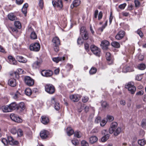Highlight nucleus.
I'll list each match as a JSON object with an SVG mask.
<instances>
[{
    "instance_id": "1",
    "label": "nucleus",
    "mask_w": 146,
    "mask_h": 146,
    "mask_svg": "<svg viewBox=\"0 0 146 146\" xmlns=\"http://www.w3.org/2000/svg\"><path fill=\"white\" fill-rule=\"evenodd\" d=\"M52 47L54 51L56 52H58L59 46L60 44V41L58 37L57 36L54 37L52 40Z\"/></svg>"
},
{
    "instance_id": "2",
    "label": "nucleus",
    "mask_w": 146,
    "mask_h": 146,
    "mask_svg": "<svg viewBox=\"0 0 146 146\" xmlns=\"http://www.w3.org/2000/svg\"><path fill=\"white\" fill-rule=\"evenodd\" d=\"M8 141L5 138H3L2 140V142L5 145H7L8 143L13 145H17L18 144V142L17 141H14L13 137L11 136L8 137Z\"/></svg>"
},
{
    "instance_id": "3",
    "label": "nucleus",
    "mask_w": 146,
    "mask_h": 146,
    "mask_svg": "<svg viewBox=\"0 0 146 146\" xmlns=\"http://www.w3.org/2000/svg\"><path fill=\"white\" fill-rule=\"evenodd\" d=\"M134 83L133 82H130L125 85V87L127 88L129 91L132 94H134L136 91V88L134 86Z\"/></svg>"
},
{
    "instance_id": "4",
    "label": "nucleus",
    "mask_w": 146,
    "mask_h": 146,
    "mask_svg": "<svg viewBox=\"0 0 146 146\" xmlns=\"http://www.w3.org/2000/svg\"><path fill=\"white\" fill-rule=\"evenodd\" d=\"M40 45L39 43L35 42L32 44L30 46V49L31 51L35 52H38L40 48Z\"/></svg>"
},
{
    "instance_id": "5",
    "label": "nucleus",
    "mask_w": 146,
    "mask_h": 146,
    "mask_svg": "<svg viewBox=\"0 0 146 146\" xmlns=\"http://www.w3.org/2000/svg\"><path fill=\"white\" fill-rule=\"evenodd\" d=\"M45 91L48 93L52 94L55 92V88L51 84H46L45 87Z\"/></svg>"
},
{
    "instance_id": "6",
    "label": "nucleus",
    "mask_w": 146,
    "mask_h": 146,
    "mask_svg": "<svg viewBox=\"0 0 146 146\" xmlns=\"http://www.w3.org/2000/svg\"><path fill=\"white\" fill-rule=\"evenodd\" d=\"M90 49L94 54L98 56H100V50L98 48L94 45H92L90 47Z\"/></svg>"
},
{
    "instance_id": "7",
    "label": "nucleus",
    "mask_w": 146,
    "mask_h": 146,
    "mask_svg": "<svg viewBox=\"0 0 146 146\" xmlns=\"http://www.w3.org/2000/svg\"><path fill=\"white\" fill-rule=\"evenodd\" d=\"M52 4L54 7H57L60 9H61L63 7V4L62 0H57V1H53Z\"/></svg>"
},
{
    "instance_id": "8",
    "label": "nucleus",
    "mask_w": 146,
    "mask_h": 146,
    "mask_svg": "<svg viewBox=\"0 0 146 146\" xmlns=\"http://www.w3.org/2000/svg\"><path fill=\"white\" fill-rule=\"evenodd\" d=\"M10 117L11 120L15 122L20 123L22 122V119L17 115L12 113L10 115Z\"/></svg>"
},
{
    "instance_id": "9",
    "label": "nucleus",
    "mask_w": 146,
    "mask_h": 146,
    "mask_svg": "<svg viewBox=\"0 0 146 146\" xmlns=\"http://www.w3.org/2000/svg\"><path fill=\"white\" fill-rule=\"evenodd\" d=\"M41 74L43 76L49 77L52 75L53 72L50 70H43L41 71Z\"/></svg>"
},
{
    "instance_id": "10",
    "label": "nucleus",
    "mask_w": 146,
    "mask_h": 146,
    "mask_svg": "<svg viewBox=\"0 0 146 146\" xmlns=\"http://www.w3.org/2000/svg\"><path fill=\"white\" fill-rule=\"evenodd\" d=\"M25 83L29 86H31L34 84L33 80L29 76L25 77Z\"/></svg>"
},
{
    "instance_id": "11",
    "label": "nucleus",
    "mask_w": 146,
    "mask_h": 146,
    "mask_svg": "<svg viewBox=\"0 0 146 146\" xmlns=\"http://www.w3.org/2000/svg\"><path fill=\"white\" fill-rule=\"evenodd\" d=\"M42 61L41 59H38L37 60L34 62L32 64V67L33 69H36L39 67Z\"/></svg>"
},
{
    "instance_id": "12",
    "label": "nucleus",
    "mask_w": 146,
    "mask_h": 146,
    "mask_svg": "<svg viewBox=\"0 0 146 146\" xmlns=\"http://www.w3.org/2000/svg\"><path fill=\"white\" fill-rule=\"evenodd\" d=\"M110 44L109 42L106 40L102 41L100 44L103 50H106Z\"/></svg>"
},
{
    "instance_id": "13",
    "label": "nucleus",
    "mask_w": 146,
    "mask_h": 146,
    "mask_svg": "<svg viewBox=\"0 0 146 146\" xmlns=\"http://www.w3.org/2000/svg\"><path fill=\"white\" fill-rule=\"evenodd\" d=\"M40 136L43 139L46 138L48 135V132L46 130H44L41 131L40 133Z\"/></svg>"
},
{
    "instance_id": "14",
    "label": "nucleus",
    "mask_w": 146,
    "mask_h": 146,
    "mask_svg": "<svg viewBox=\"0 0 146 146\" xmlns=\"http://www.w3.org/2000/svg\"><path fill=\"white\" fill-rule=\"evenodd\" d=\"M125 32L123 31H121L118 33L115 36V38L117 40H120L123 38Z\"/></svg>"
},
{
    "instance_id": "15",
    "label": "nucleus",
    "mask_w": 146,
    "mask_h": 146,
    "mask_svg": "<svg viewBox=\"0 0 146 146\" xmlns=\"http://www.w3.org/2000/svg\"><path fill=\"white\" fill-rule=\"evenodd\" d=\"M29 31L31 33L30 37L32 39H36L37 38V36L35 33L33 31V29L30 27L29 29Z\"/></svg>"
},
{
    "instance_id": "16",
    "label": "nucleus",
    "mask_w": 146,
    "mask_h": 146,
    "mask_svg": "<svg viewBox=\"0 0 146 146\" xmlns=\"http://www.w3.org/2000/svg\"><path fill=\"white\" fill-rule=\"evenodd\" d=\"M70 99L74 102H78L80 99V97L78 94H73L70 96Z\"/></svg>"
},
{
    "instance_id": "17",
    "label": "nucleus",
    "mask_w": 146,
    "mask_h": 146,
    "mask_svg": "<svg viewBox=\"0 0 146 146\" xmlns=\"http://www.w3.org/2000/svg\"><path fill=\"white\" fill-rule=\"evenodd\" d=\"M52 103L54 104V108L56 110H58L60 108V105L59 102H56L54 98H51Z\"/></svg>"
},
{
    "instance_id": "18",
    "label": "nucleus",
    "mask_w": 146,
    "mask_h": 146,
    "mask_svg": "<svg viewBox=\"0 0 146 146\" xmlns=\"http://www.w3.org/2000/svg\"><path fill=\"white\" fill-rule=\"evenodd\" d=\"M9 106L11 111L16 109L17 110V108L18 107L17 104L15 102L11 103L9 105Z\"/></svg>"
},
{
    "instance_id": "19",
    "label": "nucleus",
    "mask_w": 146,
    "mask_h": 146,
    "mask_svg": "<svg viewBox=\"0 0 146 146\" xmlns=\"http://www.w3.org/2000/svg\"><path fill=\"white\" fill-rule=\"evenodd\" d=\"M41 122L43 124L46 125L49 122V119L48 117L45 116H42L41 117Z\"/></svg>"
},
{
    "instance_id": "20",
    "label": "nucleus",
    "mask_w": 146,
    "mask_h": 146,
    "mask_svg": "<svg viewBox=\"0 0 146 146\" xmlns=\"http://www.w3.org/2000/svg\"><path fill=\"white\" fill-rule=\"evenodd\" d=\"M8 83L9 86L13 87L15 86L17 84L16 80L14 78L10 79L9 80Z\"/></svg>"
},
{
    "instance_id": "21",
    "label": "nucleus",
    "mask_w": 146,
    "mask_h": 146,
    "mask_svg": "<svg viewBox=\"0 0 146 146\" xmlns=\"http://www.w3.org/2000/svg\"><path fill=\"white\" fill-rule=\"evenodd\" d=\"M8 58L9 60V62L10 64L13 65H16V64L17 61L12 56H9L8 57Z\"/></svg>"
},
{
    "instance_id": "22",
    "label": "nucleus",
    "mask_w": 146,
    "mask_h": 146,
    "mask_svg": "<svg viewBox=\"0 0 146 146\" xmlns=\"http://www.w3.org/2000/svg\"><path fill=\"white\" fill-rule=\"evenodd\" d=\"M80 3V0H74L71 5L70 7L72 9H73L74 7L78 6Z\"/></svg>"
},
{
    "instance_id": "23",
    "label": "nucleus",
    "mask_w": 146,
    "mask_h": 146,
    "mask_svg": "<svg viewBox=\"0 0 146 146\" xmlns=\"http://www.w3.org/2000/svg\"><path fill=\"white\" fill-rule=\"evenodd\" d=\"M16 59L20 62L25 63L27 62V60L26 59L21 56H17Z\"/></svg>"
},
{
    "instance_id": "24",
    "label": "nucleus",
    "mask_w": 146,
    "mask_h": 146,
    "mask_svg": "<svg viewBox=\"0 0 146 146\" xmlns=\"http://www.w3.org/2000/svg\"><path fill=\"white\" fill-rule=\"evenodd\" d=\"M17 106L18 107L17 110H20V111H22L25 109V106L23 102H20L18 104H17Z\"/></svg>"
},
{
    "instance_id": "25",
    "label": "nucleus",
    "mask_w": 146,
    "mask_h": 146,
    "mask_svg": "<svg viewBox=\"0 0 146 146\" xmlns=\"http://www.w3.org/2000/svg\"><path fill=\"white\" fill-rule=\"evenodd\" d=\"M65 59V57H57L54 58H52V60L58 63L59 62L64 60Z\"/></svg>"
},
{
    "instance_id": "26",
    "label": "nucleus",
    "mask_w": 146,
    "mask_h": 146,
    "mask_svg": "<svg viewBox=\"0 0 146 146\" xmlns=\"http://www.w3.org/2000/svg\"><path fill=\"white\" fill-rule=\"evenodd\" d=\"M28 7V5L27 3H25L22 9V13L24 14L25 16H26L27 13V9Z\"/></svg>"
},
{
    "instance_id": "27",
    "label": "nucleus",
    "mask_w": 146,
    "mask_h": 146,
    "mask_svg": "<svg viewBox=\"0 0 146 146\" xmlns=\"http://www.w3.org/2000/svg\"><path fill=\"white\" fill-rule=\"evenodd\" d=\"M9 19L12 21H13L17 19V17L13 13H9L8 15Z\"/></svg>"
},
{
    "instance_id": "28",
    "label": "nucleus",
    "mask_w": 146,
    "mask_h": 146,
    "mask_svg": "<svg viewBox=\"0 0 146 146\" xmlns=\"http://www.w3.org/2000/svg\"><path fill=\"white\" fill-rule=\"evenodd\" d=\"M1 108L3 111L4 112H11L9 105L3 106Z\"/></svg>"
},
{
    "instance_id": "29",
    "label": "nucleus",
    "mask_w": 146,
    "mask_h": 146,
    "mask_svg": "<svg viewBox=\"0 0 146 146\" xmlns=\"http://www.w3.org/2000/svg\"><path fill=\"white\" fill-rule=\"evenodd\" d=\"M74 133V130L70 127H68L67 128V133L69 136H70Z\"/></svg>"
},
{
    "instance_id": "30",
    "label": "nucleus",
    "mask_w": 146,
    "mask_h": 146,
    "mask_svg": "<svg viewBox=\"0 0 146 146\" xmlns=\"http://www.w3.org/2000/svg\"><path fill=\"white\" fill-rule=\"evenodd\" d=\"M98 140V138L96 136H92L89 139L90 142L92 143H93L96 142Z\"/></svg>"
},
{
    "instance_id": "31",
    "label": "nucleus",
    "mask_w": 146,
    "mask_h": 146,
    "mask_svg": "<svg viewBox=\"0 0 146 146\" xmlns=\"http://www.w3.org/2000/svg\"><path fill=\"white\" fill-rule=\"evenodd\" d=\"M81 35L82 37V39L83 40H86L88 38V32H86L85 33Z\"/></svg>"
},
{
    "instance_id": "32",
    "label": "nucleus",
    "mask_w": 146,
    "mask_h": 146,
    "mask_svg": "<svg viewBox=\"0 0 146 146\" xmlns=\"http://www.w3.org/2000/svg\"><path fill=\"white\" fill-rule=\"evenodd\" d=\"M21 94L20 93L17 91L14 94L13 96V98L15 99H17L19 98L21 96Z\"/></svg>"
},
{
    "instance_id": "33",
    "label": "nucleus",
    "mask_w": 146,
    "mask_h": 146,
    "mask_svg": "<svg viewBox=\"0 0 146 146\" xmlns=\"http://www.w3.org/2000/svg\"><path fill=\"white\" fill-rule=\"evenodd\" d=\"M121 131V128L120 127H118L115 131L114 133V135L115 136H117L120 133Z\"/></svg>"
},
{
    "instance_id": "34",
    "label": "nucleus",
    "mask_w": 146,
    "mask_h": 146,
    "mask_svg": "<svg viewBox=\"0 0 146 146\" xmlns=\"http://www.w3.org/2000/svg\"><path fill=\"white\" fill-rule=\"evenodd\" d=\"M111 45L113 47L119 48L120 47V45L119 43L116 41L113 42L111 43Z\"/></svg>"
},
{
    "instance_id": "35",
    "label": "nucleus",
    "mask_w": 146,
    "mask_h": 146,
    "mask_svg": "<svg viewBox=\"0 0 146 146\" xmlns=\"http://www.w3.org/2000/svg\"><path fill=\"white\" fill-rule=\"evenodd\" d=\"M133 71H134V70L131 68L129 66L126 68H124L123 70V72H132Z\"/></svg>"
},
{
    "instance_id": "36",
    "label": "nucleus",
    "mask_w": 146,
    "mask_h": 146,
    "mask_svg": "<svg viewBox=\"0 0 146 146\" xmlns=\"http://www.w3.org/2000/svg\"><path fill=\"white\" fill-rule=\"evenodd\" d=\"M25 94L27 96H30L32 94L31 90L29 88H26L25 91Z\"/></svg>"
},
{
    "instance_id": "37",
    "label": "nucleus",
    "mask_w": 146,
    "mask_h": 146,
    "mask_svg": "<svg viewBox=\"0 0 146 146\" xmlns=\"http://www.w3.org/2000/svg\"><path fill=\"white\" fill-rule=\"evenodd\" d=\"M97 71V69L94 67H92L90 71V74L91 75L94 74L96 73Z\"/></svg>"
},
{
    "instance_id": "38",
    "label": "nucleus",
    "mask_w": 146,
    "mask_h": 146,
    "mask_svg": "<svg viewBox=\"0 0 146 146\" xmlns=\"http://www.w3.org/2000/svg\"><path fill=\"white\" fill-rule=\"evenodd\" d=\"M110 135L109 134H106L102 137L101 141L103 142H105L108 139Z\"/></svg>"
},
{
    "instance_id": "39",
    "label": "nucleus",
    "mask_w": 146,
    "mask_h": 146,
    "mask_svg": "<svg viewBox=\"0 0 146 146\" xmlns=\"http://www.w3.org/2000/svg\"><path fill=\"white\" fill-rule=\"evenodd\" d=\"M14 25L15 27L18 29H20L21 27L20 22L18 21H16L14 22Z\"/></svg>"
},
{
    "instance_id": "40",
    "label": "nucleus",
    "mask_w": 146,
    "mask_h": 146,
    "mask_svg": "<svg viewBox=\"0 0 146 146\" xmlns=\"http://www.w3.org/2000/svg\"><path fill=\"white\" fill-rule=\"evenodd\" d=\"M139 144L141 146H143L146 143V141L143 139L139 140L138 141Z\"/></svg>"
},
{
    "instance_id": "41",
    "label": "nucleus",
    "mask_w": 146,
    "mask_h": 146,
    "mask_svg": "<svg viewBox=\"0 0 146 146\" xmlns=\"http://www.w3.org/2000/svg\"><path fill=\"white\" fill-rule=\"evenodd\" d=\"M17 133L18 136L21 137L23 135V133L22 130L21 129H19L17 131Z\"/></svg>"
},
{
    "instance_id": "42",
    "label": "nucleus",
    "mask_w": 146,
    "mask_h": 146,
    "mask_svg": "<svg viewBox=\"0 0 146 146\" xmlns=\"http://www.w3.org/2000/svg\"><path fill=\"white\" fill-rule=\"evenodd\" d=\"M138 67L139 69L143 70L145 69L146 67L145 64H141L138 66Z\"/></svg>"
},
{
    "instance_id": "43",
    "label": "nucleus",
    "mask_w": 146,
    "mask_h": 146,
    "mask_svg": "<svg viewBox=\"0 0 146 146\" xmlns=\"http://www.w3.org/2000/svg\"><path fill=\"white\" fill-rule=\"evenodd\" d=\"M107 121H108L111 122L114 119L113 117L111 115H108L107 116Z\"/></svg>"
},
{
    "instance_id": "44",
    "label": "nucleus",
    "mask_w": 146,
    "mask_h": 146,
    "mask_svg": "<svg viewBox=\"0 0 146 146\" xmlns=\"http://www.w3.org/2000/svg\"><path fill=\"white\" fill-rule=\"evenodd\" d=\"M74 135L78 138H80L82 136V134L80 131H76L74 133Z\"/></svg>"
},
{
    "instance_id": "45",
    "label": "nucleus",
    "mask_w": 146,
    "mask_h": 146,
    "mask_svg": "<svg viewBox=\"0 0 146 146\" xmlns=\"http://www.w3.org/2000/svg\"><path fill=\"white\" fill-rule=\"evenodd\" d=\"M106 56L107 60H110L111 59V54L109 52L106 53Z\"/></svg>"
},
{
    "instance_id": "46",
    "label": "nucleus",
    "mask_w": 146,
    "mask_h": 146,
    "mask_svg": "<svg viewBox=\"0 0 146 146\" xmlns=\"http://www.w3.org/2000/svg\"><path fill=\"white\" fill-rule=\"evenodd\" d=\"M39 6L40 7L41 9H42L43 7V0H38Z\"/></svg>"
},
{
    "instance_id": "47",
    "label": "nucleus",
    "mask_w": 146,
    "mask_h": 146,
    "mask_svg": "<svg viewBox=\"0 0 146 146\" xmlns=\"http://www.w3.org/2000/svg\"><path fill=\"white\" fill-rule=\"evenodd\" d=\"M87 31L86 30L85 27L84 26L82 27L80 29V34L85 33Z\"/></svg>"
},
{
    "instance_id": "48",
    "label": "nucleus",
    "mask_w": 146,
    "mask_h": 146,
    "mask_svg": "<svg viewBox=\"0 0 146 146\" xmlns=\"http://www.w3.org/2000/svg\"><path fill=\"white\" fill-rule=\"evenodd\" d=\"M117 126V122H113L111 125V127L115 129Z\"/></svg>"
},
{
    "instance_id": "49",
    "label": "nucleus",
    "mask_w": 146,
    "mask_h": 146,
    "mask_svg": "<svg viewBox=\"0 0 146 146\" xmlns=\"http://www.w3.org/2000/svg\"><path fill=\"white\" fill-rule=\"evenodd\" d=\"M83 42V39L80 37L78 38L77 40V43L78 44H82Z\"/></svg>"
},
{
    "instance_id": "50",
    "label": "nucleus",
    "mask_w": 146,
    "mask_h": 146,
    "mask_svg": "<svg viewBox=\"0 0 146 146\" xmlns=\"http://www.w3.org/2000/svg\"><path fill=\"white\" fill-rule=\"evenodd\" d=\"M72 142L73 144L75 146L78 145L79 143L78 140L76 139H74L72 141Z\"/></svg>"
},
{
    "instance_id": "51",
    "label": "nucleus",
    "mask_w": 146,
    "mask_h": 146,
    "mask_svg": "<svg viewBox=\"0 0 146 146\" xmlns=\"http://www.w3.org/2000/svg\"><path fill=\"white\" fill-rule=\"evenodd\" d=\"M89 100V98L86 96H84L82 99V101L83 102L86 103Z\"/></svg>"
},
{
    "instance_id": "52",
    "label": "nucleus",
    "mask_w": 146,
    "mask_h": 146,
    "mask_svg": "<svg viewBox=\"0 0 146 146\" xmlns=\"http://www.w3.org/2000/svg\"><path fill=\"white\" fill-rule=\"evenodd\" d=\"M107 122V120L105 119H103L100 122V125L102 126H104L106 124Z\"/></svg>"
},
{
    "instance_id": "53",
    "label": "nucleus",
    "mask_w": 146,
    "mask_h": 146,
    "mask_svg": "<svg viewBox=\"0 0 146 146\" xmlns=\"http://www.w3.org/2000/svg\"><path fill=\"white\" fill-rule=\"evenodd\" d=\"M17 131L16 129L15 128H12L10 130L11 133L13 134H16L17 133Z\"/></svg>"
},
{
    "instance_id": "54",
    "label": "nucleus",
    "mask_w": 146,
    "mask_h": 146,
    "mask_svg": "<svg viewBox=\"0 0 146 146\" xmlns=\"http://www.w3.org/2000/svg\"><path fill=\"white\" fill-rule=\"evenodd\" d=\"M82 146H88V143L85 141H82L81 142Z\"/></svg>"
},
{
    "instance_id": "55",
    "label": "nucleus",
    "mask_w": 146,
    "mask_h": 146,
    "mask_svg": "<svg viewBox=\"0 0 146 146\" xmlns=\"http://www.w3.org/2000/svg\"><path fill=\"white\" fill-rule=\"evenodd\" d=\"M73 67V66L72 64H68L66 65V68L68 70H70L72 69Z\"/></svg>"
},
{
    "instance_id": "56",
    "label": "nucleus",
    "mask_w": 146,
    "mask_h": 146,
    "mask_svg": "<svg viewBox=\"0 0 146 146\" xmlns=\"http://www.w3.org/2000/svg\"><path fill=\"white\" fill-rule=\"evenodd\" d=\"M126 5V4L125 3H124L120 5L119 6V8L121 9H124Z\"/></svg>"
},
{
    "instance_id": "57",
    "label": "nucleus",
    "mask_w": 146,
    "mask_h": 146,
    "mask_svg": "<svg viewBox=\"0 0 146 146\" xmlns=\"http://www.w3.org/2000/svg\"><path fill=\"white\" fill-rule=\"evenodd\" d=\"M141 125L143 127H144L146 126V119H143V120Z\"/></svg>"
},
{
    "instance_id": "58",
    "label": "nucleus",
    "mask_w": 146,
    "mask_h": 146,
    "mask_svg": "<svg viewBox=\"0 0 146 146\" xmlns=\"http://www.w3.org/2000/svg\"><path fill=\"white\" fill-rule=\"evenodd\" d=\"M137 33L139 35V36L141 37L143 36V33L140 30H138L137 31Z\"/></svg>"
},
{
    "instance_id": "59",
    "label": "nucleus",
    "mask_w": 146,
    "mask_h": 146,
    "mask_svg": "<svg viewBox=\"0 0 146 146\" xmlns=\"http://www.w3.org/2000/svg\"><path fill=\"white\" fill-rule=\"evenodd\" d=\"M121 14L123 16L125 17H128L129 15V13L125 12H122Z\"/></svg>"
},
{
    "instance_id": "60",
    "label": "nucleus",
    "mask_w": 146,
    "mask_h": 146,
    "mask_svg": "<svg viewBox=\"0 0 146 146\" xmlns=\"http://www.w3.org/2000/svg\"><path fill=\"white\" fill-rule=\"evenodd\" d=\"M9 30H11L13 32L17 33V30L14 27H11L9 28Z\"/></svg>"
},
{
    "instance_id": "61",
    "label": "nucleus",
    "mask_w": 146,
    "mask_h": 146,
    "mask_svg": "<svg viewBox=\"0 0 146 146\" xmlns=\"http://www.w3.org/2000/svg\"><path fill=\"white\" fill-rule=\"evenodd\" d=\"M101 118L100 117H97L95 120V122L96 123H98L100 122Z\"/></svg>"
},
{
    "instance_id": "62",
    "label": "nucleus",
    "mask_w": 146,
    "mask_h": 146,
    "mask_svg": "<svg viewBox=\"0 0 146 146\" xmlns=\"http://www.w3.org/2000/svg\"><path fill=\"white\" fill-rule=\"evenodd\" d=\"M115 130V129L111 127L109 130V132L110 134H112L113 132H114Z\"/></svg>"
},
{
    "instance_id": "63",
    "label": "nucleus",
    "mask_w": 146,
    "mask_h": 146,
    "mask_svg": "<svg viewBox=\"0 0 146 146\" xmlns=\"http://www.w3.org/2000/svg\"><path fill=\"white\" fill-rule=\"evenodd\" d=\"M23 1V0H16V3L18 5L21 4Z\"/></svg>"
},
{
    "instance_id": "64",
    "label": "nucleus",
    "mask_w": 146,
    "mask_h": 146,
    "mask_svg": "<svg viewBox=\"0 0 146 146\" xmlns=\"http://www.w3.org/2000/svg\"><path fill=\"white\" fill-rule=\"evenodd\" d=\"M135 7H138L140 5V2L137 0H135Z\"/></svg>"
}]
</instances>
